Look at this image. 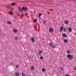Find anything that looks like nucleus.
<instances>
[{"label": "nucleus", "mask_w": 76, "mask_h": 76, "mask_svg": "<svg viewBox=\"0 0 76 76\" xmlns=\"http://www.w3.org/2000/svg\"><path fill=\"white\" fill-rule=\"evenodd\" d=\"M28 10V8L27 7H23L21 9L20 7H19V11L22 12V11L24 10V11H27Z\"/></svg>", "instance_id": "1"}, {"label": "nucleus", "mask_w": 76, "mask_h": 76, "mask_svg": "<svg viewBox=\"0 0 76 76\" xmlns=\"http://www.w3.org/2000/svg\"><path fill=\"white\" fill-rule=\"evenodd\" d=\"M67 57L68 58H69V59H70V60H72L73 59V56H72L70 54H68L67 55Z\"/></svg>", "instance_id": "2"}, {"label": "nucleus", "mask_w": 76, "mask_h": 76, "mask_svg": "<svg viewBox=\"0 0 76 76\" xmlns=\"http://www.w3.org/2000/svg\"><path fill=\"white\" fill-rule=\"evenodd\" d=\"M31 41L33 42L35 41V38L34 37H33L31 39Z\"/></svg>", "instance_id": "3"}, {"label": "nucleus", "mask_w": 76, "mask_h": 76, "mask_svg": "<svg viewBox=\"0 0 76 76\" xmlns=\"http://www.w3.org/2000/svg\"><path fill=\"white\" fill-rule=\"evenodd\" d=\"M62 36L63 37H66V36H67V35H66V34L65 33H64L62 34Z\"/></svg>", "instance_id": "4"}, {"label": "nucleus", "mask_w": 76, "mask_h": 76, "mask_svg": "<svg viewBox=\"0 0 76 76\" xmlns=\"http://www.w3.org/2000/svg\"><path fill=\"white\" fill-rule=\"evenodd\" d=\"M64 29V27H63V26H61L60 29V30L61 31V32H62V31H63V30Z\"/></svg>", "instance_id": "5"}, {"label": "nucleus", "mask_w": 76, "mask_h": 76, "mask_svg": "<svg viewBox=\"0 0 76 76\" xmlns=\"http://www.w3.org/2000/svg\"><path fill=\"white\" fill-rule=\"evenodd\" d=\"M69 32H72V29L71 28H69L68 29Z\"/></svg>", "instance_id": "6"}, {"label": "nucleus", "mask_w": 76, "mask_h": 76, "mask_svg": "<svg viewBox=\"0 0 76 76\" xmlns=\"http://www.w3.org/2000/svg\"><path fill=\"white\" fill-rule=\"evenodd\" d=\"M15 75L16 76H19V73L18 72H16L15 73Z\"/></svg>", "instance_id": "7"}, {"label": "nucleus", "mask_w": 76, "mask_h": 76, "mask_svg": "<svg viewBox=\"0 0 76 76\" xmlns=\"http://www.w3.org/2000/svg\"><path fill=\"white\" fill-rule=\"evenodd\" d=\"M35 69V67H34V66H32L31 67V70H34Z\"/></svg>", "instance_id": "8"}, {"label": "nucleus", "mask_w": 76, "mask_h": 76, "mask_svg": "<svg viewBox=\"0 0 76 76\" xmlns=\"http://www.w3.org/2000/svg\"><path fill=\"white\" fill-rule=\"evenodd\" d=\"M49 32H53V28H50L49 30Z\"/></svg>", "instance_id": "9"}, {"label": "nucleus", "mask_w": 76, "mask_h": 76, "mask_svg": "<svg viewBox=\"0 0 76 76\" xmlns=\"http://www.w3.org/2000/svg\"><path fill=\"white\" fill-rule=\"evenodd\" d=\"M13 32H14L15 33H16L17 32V30L16 29H14L13 30Z\"/></svg>", "instance_id": "10"}, {"label": "nucleus", "mask_w": 76, "mask_h": 76, "mask_svg": "<svg viewBox=\"0 0 76 76\" xmlns=\"http://www.w3.org/2000/svg\"><path fill=\"white\" fill-rule=\"evenodd\" d=\"M65 24H66V25L67 24H68V23H69V21L67 20H66L65 21Z\"/></svg>", "instance_id": "11"}, {"label": "nucleus", "mask_w": 76, "mask_h": 76, "mask_svg": "<svg viewBox=\"0 0 76 76\" xmlns=\"http://www.w3.org/2000/svg\"><path fill=\"white\" fill-rule=\"evenodd\" d=\"M7 23L8 25H10L12 24V23L10 21H8L7 22Z\"/></svg>", "instance_id": "12"}, {"label": "nucleus", "mask_w": 76, "mask_h": 76, "mask_svg": "<svg viewBox=\"0 0 76 76\" xmlns=\"http://www.w3.org/2000/svg\"><path fill=\"white\" fill-rule=\"evenodd\" d=\"M42 71L43 72H45V68H42Z\"/></svg>", "instance_id": "13"}, {"label": "nucleus", "mask_w": 76, "mask_h": 76, "mask_svg": "<svg viewBox=\"0 0 76 76\" xmlns=\"http://www.w3.org/2000/svg\"><path fill=\"white\" fill-rule=\"evenodd\" d=\"M67 53H68V54H70V53H71V52L70 51L68 50L67 51Z\"/></svg>", "instance_id": "14"}, {"label": "nucleus", "mask_w": 76, "mask_h": 76, "mask_svg": "<svg viewBox=\"0 0 76 76\" xmlns=\"http://www.w3.org/2000/svg\"><path fill=\"white\" fill-rule=\"evenodd\" d=\"M37 20L36 19H34L33 20V22H37Z\"/></svg>", "instance_id": "15"}, {"label": "nucleus", "mask_w": 76, "mask_h": 76, "mask_svg": "<svg viewBox=\"0 0 76 76\" xmlns=\"http://www.w3.org/2000/svg\"><path fill=\"white\" fill-rule=\"evenodd\" d=\"M64 42H65V43H66L68 42L67 40L66 39H65L64 40Z\"/></svg>", "instance_id": "16"}, {"label": "nucleus", "mask_w": 76, "mask_h": 76, "mask_svg": "<svg viewBox=\"0 0 76 76\" xmlns=\"http://www.w3.org/2000/svg\"><path fill=\"white\" fill-rule=\"evenodd\" d=\"M49 45L50 46H51L52 47V46L53 45V44L52 43L50 42L49 43Z\"/></svg>", "instance_id": "17"}, {"label": "nucleus", "mask_w": 76, "mask_h": 76, "mask_svg": "<svg viewBox=\"0 0 76 76\" xmlns=\"http://www.w3.org/2000/svg\"><path fill=\"white\" fill-rule=\"evenodd\" d=\"M63 30L64 31V32H66L67 31V30H66V28H64Z\"/></svg>", "instance_id": "18"}, {"label": "nucleus", "mask_w": 76, "mask_h": 76, "mask_svg": "<svg viewBox=\"0 0 76 76\" xmlns=\"http://www.w3.org/2000/svg\"><path fill=\"white\" fill-rule=\"evenodd\" d=\"M22 76H25V74L24 73H23L22 74Z\"/></svg>", "instance_id": "19"}, {"label": "nucleus", "mask_w": 76, "mask_h": 76, "mask_svg": "<svg viewBox=\"0 0 76 76\" xmlns=\"http://www.w3.org/2000/svg\"><path fill=\"white\" fill-rule=\"evenodd\" d=\"M9 14H11V15L13 14V12H12V11H11L9 12Z\"/></svg>", "instance_id": "20"}, {"label": "nucleus", "mask_w": 76, "mask_h": 76, "mask_svg": "<svg viewBox=\"0 0 76 76\" xmlns=\"http://www.w3.org/2000/svg\"><path fill=\"white\" fill-rule=\"evenodd\" d=\"M52 48H56V46L54 45L52 46Z\"/></svg>", "instance_id": "21"}, {"label": "nucleus", "mask_w": 76, "mask_h": 76, "mask_svg": "<svg viewBox=\"0 0 76 76\" xmlns=\"http://www.w3.org/2000/svg\"><path fill=\"white\" fill-rule=\"evenodd\" d=\"M15 40H18V37H15Z\"/></svg>", "instance_id": "22"}, {"label": "nucleus", "mask_w": 76, "mask_h": 76, "mask_svg": "<svg viewBox=\"0 0 76 76\" xmlns=\"http://www.w3.org/2000/svg\"><path fill=\"white\" fill-rule=\"evenodd\" d=\"M15 4V3H13L12 4H11V5H12V6H13Z\"/></svg>", "instance_id": "23"}, {"label": "nucleus", "mask_w": 76, "mask_h": 76, "mask_svg": "<svg viewBox=\"0 0 76 76\" xmlns=\"http://www.w3.org/2000/svg\"><path fill=\"white\" fill-rule=\"evenodd\" d=\"M42 53V51H40L39 52V54H41V53Z\"/></svg>", "instance_id": "24"}, {"label": "nucleus", "mask_w": 76, "mask_h": 76, "mask_svg": "<svg viewBox=\"0 0 76 76\" xmlns=\"http://www.w3.org/2000/svg\"><path fill=\"white\" fill-rule=\"evenodd\" d=\"M40 59H41V60H42V59H43V57L41 56L40 57Z\"/></svg>", "instance_id": "25"}, {"label": "nucleus", "mask_w": 76, "mask_h": 76, "mask_svg": "<svg viewBox=\"0 0 76 76\" xmlns=\"http://www.w3.org/2000/svg\"><path fill=\"white\" fill-rule=\"evenodd\" d=\"M42 15V13H39V16H41Z\"/></svg>", "instance_id": "26"}, {"label": "nucleus", "mask_w": 76, "mask_h": 76, "mask_svg": "<svg viewBox=\"0 0 76 76\" xmlns=\"http://www.w3.org/2000/svg\"><path fill=\"white\" fill-rule=\"evenodd\" d=\"M61 70H63V69L62 67H61Z\"/></svg>", "instance_id": "27"}, {"label": "nucleus", "mask_w": 76, "mask_h": 76, "mask_svg": "<svg viewBox=\"0 0 76 76\" xmlns=\"http://www.w3.org/2000/svg\"><path fill=\"white\" fill-rule=\"evenodd\" d=\"M45 22H46V21H45V20L44 21V23H45Z\"/></svg>", "instance_id": "28"}, {"label": "nucleus", "mask_w": 76, "mask_h": 76, "mask_svg": "<svg viewBox=\"0 0 76 76\" xmlns=\"http://www.w3.org/2000/svg\"><path fill=\"white\" fill-rule=\"evenodd\" d=\"M74 70H76V67L74 68Z\"/></svg>", "instance_id": "29"}, {"label": "nucleus", "mask_w": 76, "mask_h": 76, "mask_svg": "<svg viewBox=\"0 0 76 76\" xmlns=\"http://www.w3.org/2000/svg\"><path fill=\"white\" fill-rule=\"evenodd\" d=\"M65 76H69V75H65Z\"/></svg>", "instance_id": "30"}, {"label": "nucleus", "mask_w": 76, "mask_h": 76, "mask_svg": "<svg viewBox=\"0 0 76 76\" xmlns=\"http://www.w3.org/2000/svg\"><path fill=\"white\" fill-rule=\"evenodd\" d=\"M18 66L17 65V66H16V68H18Z\"/></svg>", "instance_id": "31"}, {"label": "nucleus", "mask_w": 76, "mask_h": 76, "mask_svg": "<svg viewBox=\"0 0 76 76\" xmlns=\"http://www.w3.org/2000/svg\"><path fill=\"white\" fill-rule=\"evenodd\" d=\"M28 15V14L27 13L25 14V15Z\"/></svg>", "instance_id": "32"}, {"label": "nucleus", "mask_w": 76, "mask_h": 76, "mask_svg": "<svg viewBox=\"0 0 76 76\" xmlns=\"http://www.w3.org/2000/svg\"><path fill=\"white\" fill-rule=\"evenodd\" d=\"M18 8L19 10V6L18 7Z\"/></svg>", "instance_id": "33"}, {"label": "nucleus", "mask_w": 76, "mask_h": 76, "mask_svg": "<svg viewBox=\"0 0 76 76\" xmlns=\"http://www.w3.org/2000/svg\"><path fill=\"white\" fill-rule=\"evenodd\" d=\"M34 3H33V4H34Z\"/></svg>", "instance_id": "34"}, {"label": "nucleus", "mask_w": 76, "mask_h": 76, "mask_svg": "<svg viewBox=\"0 0 76 76\" xmlns=\"http://www.w3.org/2000/svg\"><path fill=\"white\" fill-rule=\"evenodd\" d=\"M75 0V1H76V0Z\"/></svg>", "instance_id": "35"}, {"label": "nucleus", "mask_w": 76, "mask_h": 76, "mask_svg": "<svg viewBox=\"0 0 76 76\" xmlns=\"http://www.w3.org/2000/svg\"><path fill=\"white\" fill-rule=\"evenodd\" d=\"M12 64V63H11V64Z\"/></svg>", "instance_id": "36"}, {"label": "nucleus", "mask_w": 76, "mask_h": 76, "mask_svg": "<svg viewBox=\"0 0 76 76\" xmlns=\"http://www.w3.org/2000/svg\"><path fill=\"white\" fill-rule=\"evenodd\" d=\"M29 58H30V57H28Z\"/></svg>", "instance_id": "37"}, {"label": "nucleus", "mask_w": 76, "mask_h": 76, "mask_svg": "<svg viewBox=\"0 0 76 76\" xmlns=\"http://www.w3.org/2000/svg\"><path fill=\"white\" fill-rule=\"evenodd\" d=\"M75 76H76V75H75Z\"/></svg>", "instance_id": "38"}]
</instances>
